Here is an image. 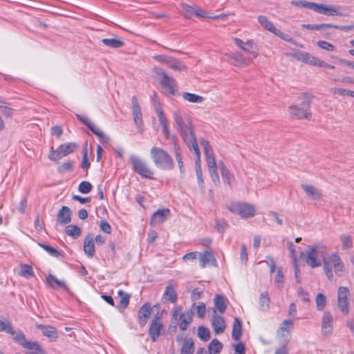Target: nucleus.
Wrapping results in <instances>:
<instances>
[{
	"label": "nucleus",
	"mask_w": 354,
	"mask_h": 354,
	"mask_svg": "<svg viewBox=\"0 0 354 354\" xmlns=\"http://www.w3.org/2000/svg\"><path fill=\"white\" fill-rule=\"evenodd\" d=\"M174 119L178 126V131L180 132L185 142L192 150L195 155L197 156L199 160V147L196 142V138L193 133V131L190 127L189 122H185L179 111L174 113Z\"/></svg>",
	"instance_id": "1"
},
{
	"label": "nucleus",
	"mask_w": 354,
	"mask_h": 354,
	"mask_svg": "<svg viewBox=\"0 0 354 354\" xmlns=\"http://www.w3.org/2000/svg\"><path fill=\"white\" fill-rule=\"evenodd\" d=\"M323 270L330 281L333 280L335 275L341 277L344 271V263L337 252H333L324 257Z\"/></svg>",
	"instance_id": "2"
},
{
	"label": "nucleus",
	"mask_w": 354,
	"mask_h": 354,
	"mask_svg": "<svg viewBox=\"0 0 354 354\" xmlns=\"http://www.w3.org/2000/svg\"><path fill=\"white\" fill-rule=\"evenodd\" d=\"M326 255V247L319 243H315L308 247L305 253L301 254L306 263L311 268H318L322 266L324 257Z\"/></svg>",
	"instance_id": "3"
},
{
	"label": "nucleus",
	"mask_w": 354,
	"mask_h": 354,
	"mask_svg": "<svg viewBox=\"0 0 354 354\" xmlns=\"http://www.w3.org/2000/svg\"><path fill=\"white\" fill-rule=\"evenodd\" d=\"M311 99L312 95L308 93H304L299 96L297 99V102L288 107V111L291 118L297 120H310L311 113L309 108Z\"/></svg>",
	"instance_id": "4"
},
{
	"label": "nucleus",
	"mask_w": 354,
	"mask_h": 354,
	"mask_svg": "<svg viewBox=\"0 0 354 354\" xmlns=\"http://www.w3.org/2000/svg\"><path fill=\"white\" fill-rule=\"evenodd\" d=\"M151 158L155 166L162 170H171L174 167V162L171 156L163 149L153 147L150 149Z\"/></svg>",
	"instance_id": "5"
},
{
	"label": "nucleus",
	"mask_w": 354,
	"mask_h": 354,
	"mask_svg": "<svg viewBox=\"0 0 354 354\" xmlns=\"http://www.w3.org/2000/svg\"><path fill=\"white\" fill-rule=\"evenodd\" d=\"M193 311L187 310L183 311L182 306H176L172 311V321L177 323L180 329L185 331L192 322Z\"/></svg>",
	"instance_id": "6"
},
{
	"label": "nucleus",
	"mask_w": 354,
	"mask_h": 354,
	"mask_svg": "<svg viewBox=\"0 0 354 354\" xmlns=\"http://www.w3.org/2000/svg\"><path fill=\"white\" fill-rule=\"evenodd\" d=\"M227 209L233 214L240 216L243 218H251L256 214V207L248 203H233L227 206Z\"/></svg>",
	"instance_id": "7"
},
{
	"label": "nucleus",
	"mask_w": 354,
	"mask_h": 354,
	"mask_svg": "<svg viewBox=\"0 0 354 354\" xmlns=\"http://www.w3.org/2000/svg\"><path fill=\"white\" fill-rule=\"evenodd\" d=\"M129 162L133 170L145 178L152 179L153 171L150 169L146 162L140 157L136 155H131Z\"/></svg>",
	"instance_id": "8"
},
{
	"label": "nucleus",
	"mask_w": 354,
	"mask_h": 354,
	"mask_svg": "<svg viewBox=\"0 0 354 354\" xmlns=\"http://www.w3.org/2000/svg\"><path fill=\"white\" fill-rule=\"evenodd\" d=\"M234 44L239 49L247 54L252 55L253 59H256L259 55V51L257 43L253 39L243 41L239 38H232Z\"/></svg>",
	"instance_id": "9"
},
{
	"label": "nucleus",
	"mask_w": 354,
	"mask_h": 354,
	"mask_svg": "<svg viewBox=\"0 0 354 354\" xmlns=\"http://www.w3.org/2000/svg\"><path fill=\"white\" fill-rule=\"evenodd\" d=\"M257 21L261 24V26L266 30L273 33L274 35L279 37V38L283 39L284 41L291 42L295 44V42L291 39V37L288 35L285 34L280 30L276 28L273 23L271 21H270L266 16H259L257 17Z\"/></svg>",
	"instance_id": "10"
},
{
	"label": "nucleus",
	"mask_w": 354,
	"mask_h": 354,
	"mask_svg": "<svg viewBox=\"0 0 354 354\" xmlns=\"http://www.w3.org/2000/svg\"><path fill=\"white\" fill-rule=\"evenodd\" d=\"M153 72L159 77L160 84L165 89V93L171 95L174 94L175 80L173 77L167 75L166 73L159 67H154Z\"/></svg>",
	"instance_id": "11"
},
{
	"label": "nucleus",
	"mask_w": 354,
	"mask_h": 354,
	"mask_svg": "<svg viewBox=\"0 0 354 354\" xmlns=\"http://www.w3.org/2000/svg\"><path fill=\"white\" fill-rule=\"evenodd\" d=\"M350 290L348 288L339 287L337 290V306L344 315H348L350 311Z\"/></svg>",
	"instance_id": "12"
},
{
	"label": "nucleus",
	"mask_w": 354,
	"mask_h": 354,
	"mask_svg": "<svg viewBox=\"0 0 354 354\" xmlns=\"http://www.w3.org/2000/svg\"><path fill=\"white\" fill-rule=\"evenodd\" d=\"M341 8L342 7L339 6L314 3L313 10L319 15H324L328 17H342L344 14L341 12Z\"/></svg>",
	"instance_id": "13"
},
{
	"label": "nucleus",
	"mask_w": 354,
	"mask_h": 354,
	"mask_svg": "<svg viewBox=\"0 0 354 354\" xmlns=\"http://www.w3.org/2000/svg\"><path fill=\"white\" fill-rule=\"evenodd\" d=\"M77 118L83 124L86 125L88 128L97 137L100 138L102 143H107L109 141V137L104 133V132L97 126H95L88 118L77 114Z\"/></svg>",
	"instance_id": "14"
},
{
	"label": "nucleus",
	"mask_w": 354,
	"mask_h": 354,
	"mask_svg": "<svg viewBox=\"0 0 354 354\" xmlns=\"http://www.w3.org/2000/svg\"><path fill=\"white\" fill-rule=\"evenodd\" d=\"M230 62L234 66L238 68H243L250 65L252 62V59L244 56L242 54L229 53L227 54Z\"/></svg>",
	"instance_id": "15"
},
{
	"label": "nucleus",
	"mask_w": 354,
	"mask_h": 354,
	"mask_svg": "<svg viewBox=\"0 0 354 354\" xmlns=\"http://www.w3.org/2000/svg\"><path fill=\"white\" fill-rule=\"evenodd\" d=\"M322 333L326 337H330L333 333V317L330 312H324L322 319Z\"/></svg>",
	"instance_id": "16"
},
{
	"label": "nucleus",
	"mask_w": 354,
	"mask_h": 354,
	"mask_svg": "<svg viewBox=\"0 0 354 354\" xmlns=\"http://www.w3.org/2000/svg\"><path fill=\"white\" fill-rule=\"evenodd\" d=\"M301 187L304 192L307 198L313 201H320L322 198V192L314 185L301 183Z\"/></svg>",
	"instance_id": "17"
},
{
	"label": "nucleus",
	"mask_w": 354,
	"mask_h": 354,
	"mask_svg": "<svg viewBox=\"0 0 354 354\" xmlns=\"http://www.w3.org/2000/svg\"><path fill=\"white\" fill-rule=\"evenodd\" d=\"M162 324L160 322V319L158 315H156L151 321L149 329V334L152 339L153 342H156L160 335V331L162 329Z\"/></svg>",
	"instance_id": "18"
},
{
	"label": "nucleus",
	"mask_w": 354,
	"mask_h": 354,
	"mask_svg": "<svg viewBox=\"0 0 354 354\" xmlns=\"http://www.w3.org/2000/svg\"><path fill=\"white\" fill-rule=\"evenodd\" d=\"M214 315L211 321L212 326L215 334L223 333L226 328V324L224 318L216 314V310H214Z\"/></svg>",
	"instance_id": "19"
},
{
	"label": "nucleus",
	"mask_w": 354,
	"mask_h": 354,
	"mask_svg": "<svg viewBox=\"0 0 354 354\" xmlns=\"http://www.w3.org/2000/svg\"><path fill=\"white\" fill-rule=\"evenodd\" d=\"M288 56L296 59L298 61L314 66L317 57L313 56L304 51H298L293 53H288Z\"/></svg>",
	"instance_id": "20"
},
{
	"label": "nucleus",
	"mask_w": 354,
	"mask_h": 354,
	"mask_svg": "<svg viewBox=\"0 0 354 354\" xmlns=\"http://www.w3.org/2000/svg\"><path fill=\"white\" fill-rule=\"evenodd\" d=\"M170 211L169 209H158L151 218L150 225L155 227L162 223L169 216Z\"/></svg>",
	"instance_id": "21"
},
{
	"label": "nucleus",
	"mask_w": 354,
	"mask_h": 354,
	"mask_svg": "<svg viewBox=\"0 0 354 354\" xmlns=\"http://www.w3.org/2000/svg\"><path fill=\"white\" fill-rule=\"evenodd\" d=\"M292 326L293 322L292 320H283L277 330V336L283 340L288 339Z\"/></svg>",
	"instance_id": "22"
},
{
	"label": "nucleus",
	"mask_w": 354,
	"mask_h": 354,
	"mask_svg": "<svg viewBox=\"0 0 354 354\" xmlns=\"http://www.w3.org/2000/svg\"><path fill=\"white\" fill-rule=\"evenodd\" d=\"M198 259L199 265L203 268L209 265H216V259L210 251L198 253Z\"/></svg>",
	"instance_id": "23"
},
{
	"label": "nucleus",
	"mask_w": 354,
	"mask_h": 354,
	"mask_svg": "<svg viewBox=\"0 0 354 354\" xmlns=\"http://www.w3.org/2000/svg\"><path fill=\"white\" fill-rule=\"evenodd\" d=\"M151 304L145 303L142 305L138 310V318L139 323L141 326H144L148 322V319L151 314Z\"/></svg>",
	"instance_id": "24"
},
{
	"label": "nucleus",
	"mask_w": 354,
	"mask_h": 354,
	"mask_svg": "<svg viewBox=\"0 0 354 354\" xmlns=\"http://www.w3.org/2000/svg\"><path fill=\"white\" fill-rule=\"evenodd\" d=\"M201 144L204 148L208 169H213V168H218V165L217 166L216 162L215 161V158L214 157V155H213L212 152L210 151V147H209V142L206 140H203L201 142Z\"/></svg>",
	"instance_id": "25"
},
{
	"label": "nucleus",
	"mask_w": 354,
	"mask_h": 354,
	"mask_svg": "<svg viewBox=\"0 0 354 354\" xmlns=\"http://www.w3.org/2000/svg\"><path fill=\"white\" fill-rule=\"evenodd\" d=\"M46 285L53 289L62 288L65 290H68V286L64 281L58 279L50 273L46 277Z\"/></svg>",
	"instance_id": "26"
},
{
	"label": "nucleus",
	"mask_w": 354,
	"mask_h": 354,
	"mask_svg": "<svg viewBox=\"0 0 354 354\" xmlns=\"http://www.w3.org/2000/svg\"><path fill=\"white\" fill-rule=\"evenodd\" d=\"M71 221V211L67 206H62L57 213V222L65 225Z\"/></svg>",
	"instance_id": "27"
},
{
	"label": "nucleus",
	"mask_w": 354,
	"mask_h": 354,
	"mask_svg": "<svg viewBox=\"0 0 354 354\" xmlns=\"http://www.w3.org/2000/svg\"><path fill=\"white\" fill-rule=\"evenodd\" d=\"M84 251L88 257H93L95 254V245L93 238L88 234L84 239Z\"/></svg>",
	"instance_id": "28"
},
{
	"label": "nucleus",
	"mask_w": 354,
	"mask_h": 354,
	"mask_svg": "<svg viewBox=\"0 0 354 354\" xmlns=\"http://www.w3.org/2000/svg\"><path fill=\"white\" fill-rule=\"evenodd\" d=\"M37 328L41 329L43 335L48 338L55 340L58 337L57 332L53 326L37 324Z\"/></svg>",
	"instance_id": "29"
},
{
	"label": "nucleus",
	"mask_w": 354,
	"mask_h": 354,
	"mask_svg": "<svg viewBox=\"0 0 354 354\" xmlns=\"http://www.w3.org/2000/svg\"><path fill=\"white\" fill-rule=\"evenodd\" d=\"M162 299L170 301L172 304L177 301V293L172 285H168L162 295Z\"/></svg>",
	"instance_id": "30"
},
{
	"label": "nucleus",
	"mask_w": 354,
	"mask_h": 354,
	"mask_svg": "<svg viewBox=\"0 0 354 354\" xmlns=\"http://www.w3.org/2000/svg\"><path fill=\"white\" fill-rule=\"evenodd\" d=\"M157 115L160 124L162 126L163 133L166 138L169 137V131L167 127V121L164 115L163 110L161 107L157 106Z\"/></svg>",
	"instance_id": "31"
},
{
	"label": "nucleus",
	"mask_w": 354,
	"mask_h": 354,
	"mask_svg": "<svg viewBox=\"0 0 354 354\" xmlns=\"http://www.w3.org/2000/svg\"><path fill=\"white\" fill-rule=\"evenodd\" d=\"M218 168L220 169L223 182L225 184L230 185L231 182L234 180V176L230 173L229 169L223 162L218 163Z\"/></svg>",
	"instance_id": "32"
},
{
	"label": "nucleus",
	"mask_w": 354,
	"mask_h": 354,
	"mask_svg": "<svg viewBox=\"0 0 354 354\" xmlns=\"http://www.w3.org/2000/svg\"><path fill=\"white\" fill-rule=\"evenodd\" d=\"M181 96L184 100L190 103L201 104L205 100L204 97L188 92H183Z\"/></svg>",
	"instance_id": "33"
},
{
	"label": "nucleus",
	"mask_w": 354,
	"mask_h": 354,
	"mask_svg": "<svg viewBox=\"0 0 354 354\" xmlns=\"http://www.w3.org/2000/svg\"><path fill=\"white\" fill-rule=\"evenodd\" d=\"M24 348L28 350V354H46V353L40 347L39 344L35 342L28 341Z\"/></svg>",
	"instance_id": "34"
},
{
	"label": "nucleus",
	"mask_w": 354,
	"mask_h": 354,
	"mask_svg": "<svg viewBox=\"0 0 354 354\" xmlns=\"http://www.w3.org/2000/svg\"><path fill=\"white\" fill-rule=\"evenodd\" d=\"M242 335L241 322L239 318H235L233 322L232 337L235 340H239Z\"/></svg>",
	"instance_id": "35"
},
{
	"label": "nucleus",
	"mask_w": 354,
	"mask_h": 354,
	"mask_svg": "<svg viewBox=\"0 0 354 354\" xmlns=\"http://www.w3.org/2000/svg\"><path fill=\"white\" fill-rule=\"evenodd\" d=\"M167 66L176 71H185L187 66L180 61L171 57Z\"/></svg>",
	"instance_id": "36"
},
{
	"label": "nucleus",
	"mask_w": 354,
	"mask_h": 354,
	"mask_svg": "<svg viewBox=\"0 0 354 354\" xmlns=\"http://www.w3.org/2000/svg\"><path fill=\"white\" fill-rule=\"evenodd\" d=\"M58 148L59 149V152H61L62 157H64L73 153L77 148V145L75 143L67 142L59 145Z\"/></svg>",
	"instance_id": "37"
},
{
	"label": "nucleus",
	"mask_w": 354,
	"mask_h": 354,
	"mask_svg": "<svg viewBox=\"0 0 354 354\" xmlns=\"http://www.w3.org/2000/svg\"><path fill=\"white\" fill-rule=\"evenodd\" d=\"M214 310H217L220 313L223 314L226 310V304L223 297L216 295L214 299Z\"/></svg>",
	"instance_id": "38"
},
{
	"label": "nucleus",
	"mask_w": 354,
	"mask_h": 354,
	"mask_svg": "<svg viewBox=\"0 0 354 354\" xmlns=\"http://www.w3.org/2000/svg\"><path fill=\"white\" fill-rule=\"evenodd\" d=\"M196 178H197V182H198V185L199 187L201 188V191L203 192L205 190V183L203 179V174H202V170H201V165H200V160H198L197 156L196 155Z\"/></svg>",
	"instance_id": "39"
},
{
	"label": "nucleus",
	"mask_w": 354,
	"mask_h": 354,
	"mask_svg": "<svg viewBox=\"0 0 354 354\" xmlns=\"http://www.w3.org/2000/svg\"><path fill=\"white\" fill-rule=\"evenodd\" d=\"M332 24H303L302 27L308 30H321L322 34L327 35L325 31L326 28H331Z\"/></svg>",
	"instance_id": "40"
},
{
	"label": "nucleus",
	"mask_w": 354,
	"mask_h": 354,
	"mask_svg": "<svg viewBox=\"0 0 354 354\" xmlns=\"http://www.w3.org/2000/svg\"><path fill=\"white\" fill-rule=\"evenodd\" d=\"M223 348L222 343L217 339H214L208 345L209 354H218Z\"/></svg>",
	"instance_id": "41"
},
{
	"label": "nucleus",
	"mask_w": 354,
	"mask_h": 354,
	"mask_svg": "<svg viewBox=\"0 0 354 354\" xmlns=\"http://www.w3.org/2000/svg\"><path fill=\"white\" fill-rule=\"evenodd\" d=\"M65 233L73 239H77L81 235V229L75 225H69L65 228Z\"/></svg>",
	"instance_id": "42"
},
{
	"label": "nucleus",
	"mask_w": 354,
	"mask_h": 354,
	"mask_svg": "<svg viewBox=\"0 0 354 354\" xmlns=\"http://www.w3.org/2000/svg\"><path fill=\"white\" fill-rule=\"evenodd\" d=\"M102 42L105 46L112 48H118L124 45V42L122 40L115 38L103 39Z\"/></svg>",
	"instance_id": "43"
},
{
	"label": "nucleus",
	"mask_w": 354,
	"mask_h": 354,
	"mask_svg": "<svg viewBox=\"0 0 354 354\" xmlns=\"http://www.w3.org/2000/svg\"><path fill=\"white\" fill-rule=\"evenodd\" d=\"M118 295L120 297V306L124 309L126 308L129 304L131 295L122 290L118 291Z\"/></svg>",
	"instance_id": "44"
},
{
	"label": "nucleus",
	"mask_w": 354,
	"mask_h": 354,
	"mask_svg": "<svg viewBox=\"0 0 354 354\" xmlns=\"http://www.w3.org/2000/svg\"><path fill=\"white\" fill-rule=\"evenodd\" d=\"M194 351V342L192 339H189L183 344L180 354H193Z\"/></svg>",
	"instance_id": "45"
},
{
	"label": "nucleus",
	"mask_w": 354,
	"mask_h": 354,
	"mask_svg": "<svg viewBox=\"0 0 354 354\" xmlns=\"http://www.w3.org/2000/svg\"><path fill=\"white\" fill-rule=\"evenodd\" d=\"M197 335L201 340L207 342L210 339V331L207 327L200 326L198 328Z\"/></svg>",
	"instance_id": "46"
},
{
	"label": "nucleus",
	"mask_w": 354,
	"mask_h": 354,
	"mask_svg": "<svg viewBox=\"0 0 354 354\" xmlns=\"http://www.w3.org/2000/svg\"><path fill=\"white\" fill-rule=\"evenodd\" d=\"M181 9L183 15L186 18H191L195 15L196 7L191 6L185 3H182Z\"/></svg>",
	"instance_id": "47"
},
{
	"label": "nucleus",
	"mask_w": 354,
	"mask_h": 354,
	"mask_svg": "<svg viewBox=\"0 0 354 354\" xmlns=\"http://www.w3.org/2000/svg\"><path fill=\"white\" fill-rule=\"evenodd\" d=\"M340 241L342 244V250H350L353 247L351 236L348 234H342L340 236Z\"/></svg>",
	"instance_id": "48"
},
{
	"label": "nucleus",
	"mask_w": 354,
	"mask_h": 354,
	"mask_svg": "<svg viewBox=\"0 0 354 354\" xmlns=\"http://www.w3.org/2000/svg\"><path fill=\"white\" fill-rule=\"evenodd\" d=\"M259 305L262 310H267L270 306V298L267 292L261 294L259 297Z\"/></svg>",
	"instance_id": "49"
},
{
	"label": "nucleus",
	"mask_w": 354,
	"mask_h": 354,
	"mask_svg": "<svg viewBox=\"0 0 354 354\" xmlns=\"http://www.w3.org/2000/svg\"><path fill=\"white\" fill-rule=\"evenodd\" d=\"M20 275L25 278H30L34 276V272L32 267L27 264H21L20 266Z\"/></svg>",
	"instance_id": "50"
},
{
	"label": "nucleus",
	"mask_w": 354,
	"mask_h": 354,
	"mask_svg": "<svg viewBox=\"0 0 354 354\" xmlns=\"http://www.w3.org/2000/svg\"><path fill=\"white\" fill-rule=\"evenodd\" d=\"M315 302L317 309L318 310H323L327 302L326 296H324L322 293L317 294L316 296Z\"/></svg>",
	"instance_id": "51"
},
{
	"label": "nucleus",
	"mask_w": 354,
	"mask_h": 354,
	"mask_svg": "<svg viewBox=\"0 0 354 354\" xmlns=\"http://www.w3.org/2000/svg\"><path fill=\"white\" fill-rule=\"evenodd\" d=\"M314 3L315 2H310L306 1H292L290 4L295 7L308 8L313 10Z\"/></svg>",
	"instance_id": "52"
},
{
	"label": "nucleus",
	"mask_w": 354,
	"mask_h": 354,
	"mask_svg": "<svg viewBox=\"0 0 354 354\" xmlns=\"http://www.w3.org/2000/svg\"><path fill=\"white\" fill-rule=\"evenodd\" d=\"M0 111L6 118H11L13 114V109L4 102H0Z\"/></svg>",
	"instance_id": "53"
},
{
	"label": "nucleus",
	"mask_w": 354,
	"mask_h": 354,
	"mask_svg": "<svg viewBox=\"0 0 354 354\" xmlns=\"http://www.w3.org/2000/svg\"><path fill=\"white\" fill-rule=\"evenodd\" d=\"M39 245L43 248L44 250H46L50 255L55 257H62V254L60 251L57 250L55 248H53L49 245L39 243Z\"/></svg>",
	"instance_id": "54"
},
{
	"label": "nucleus",
	"mask_w": 354,
	"mask_h": 354,
	"mask_svg": "<svg viewBox=\"0 0 354 354\" xmlns=\"http://www.w3.org/2000/svg\"><path fill=\"white\" fill-rule=\"evenodd\" d=\"M0 331H5L12 335L15 334V330L11 324L7 320H0Z\"/></svg>",
	"instance_id": "55"
},
{
	"label": "nucleus",
	"mask_w": 354,
	"mask_h": 354,
	"mask_svg": "<svg viewBox=\"0 0 354 354\" xmlns=\"http://www.w3.org/2000/svg\"><path fill=\"white\" fill-rule=\"evenodd\" d=\"M333 92L335 95H341V96H351L354 98V91L342 88H335L333 89Z\"/></svg>",
	"instance_id": "56"
},
{
	"label": "nucleus",
	"mask_w": 354,
	"mask_h": 354,
	"mask_svg": "<svg viewBox=\"0 0 354 354\" xmlns=\"http://www.w3.org/2000/svg\"><path fill=\"white\" fill-rule=\"evenodd\" d=\"M78 189L82 194H88L92 189V185L88 181H83L80 183Z\"/></svg>",
	"instance_id": "57"
},
{
	"label": "nucleus",
	"mask_w": 354,
	"mask_h": 354,
	"mask_svg": "<svg viewBox=\"0 0 354 354\" xmlns=\"http://www.w3.org/2000/svg\"><path fill=\"white\" fill-rule=\"evenodd\" d=\"M284 282V276L281 268H278L277 270V274L274 277V283L278 286H281Z\"/></svg>",
	"instance_id": "58"
},
{
	"label": "nucleus",
	"mask_w": 354,
	"mask_h": 354,
	"mask_svg": "<svg viewBox=\"0 0 354 354\" xmlns=\"http://www.w3.org/2000/svg\"><path fill=\"white\" fill-rule=\"evenodd\" d=\"M12 336L14 340L19 343V344H21L23 347L28 342V341L25 338L24 335L20 331L15 332V334Z\"/></svg>",
	"instance_id": "59"
},
{
	"label": "nucleus",
	"mask_w": 354,
	"mask_h": 354,
	"mask_svg": "<svg viewBox=\"0 0 354 354\" xmlns=\"http://www.w3.org/2000/svg\"><path fill=\"white\" fill-rule=\"evenodd\" d=\"M131 102H132V114H140L141 109L138 101V99L136 96L133 95L131 97Z\"/></svg>",
	"instance_id": "60"
},
{
	"label": "nucleus",
	"mask_w": 354,
	"mask_h": 354,
	"mask_svg": "<svg viewBox=\"0 0 354 354\" xmlns=\"http://www.w3.org/2000/svg\"><path fill=\"white\" fill-rule=\"evenodd\" d=\"M317 46L320 48L327 50V51H330V52L333 51L335 48V47L333 44H331L326 41H319L317 42Z\"/></svg>",
	"instance_id": "61"
},
{
	"label": "nucleus",
	"mask_w": 354,
	"mask_h": 354,
	"mask_svg": "<svg viewBox=\"0 0 354 354\" xmlns=\"http://www.w3.org/2000/svg\"><path fill=\"white\" fill-rule=\"evenodd\" d=\"M62 158L63 157L61 152H59V148H57L56 150L52 149L48 155V158L52 161H58Z\"/></svg>",
	"instance_id": "62"
},
{
	"label": "nucleus",
	"mask_w": 354,
	"mask_h": 354,
	"mask_svg": "<svg viewBox=\"0 0 354 354\" xmlns=\"http://www.w3.org/2000/svg\"><path fill=\"white\" fill-rule=\"evenodd\" d=\"M194 306L196 308V313L200 318H203L205 315L206 308L204 303L201 302L198 305L194 304Z\"/></svg>",
	"instance_id": "63"
},
{
	"label": "nucleus",
	"mask_w": 354,
	"mask_h": 354,
	"mask_svg": "<svg viewBox=\"0 0 354 354\" xmlns=\"http://www.w3.org/2000/svg\"><path fill=\"white\" fill-rule=\"evenodd\" d=\"M153 59L157 61L160 64H163L167 66L168 62L171 58L170 56H167L165 55H157L152 57Z\"/></svg>",
	"instance_id": "64"
}]
</instances>
